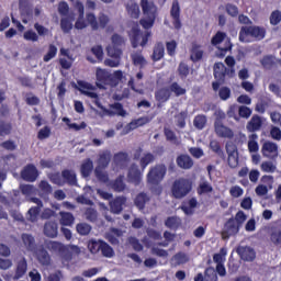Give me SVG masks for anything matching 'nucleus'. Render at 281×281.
Instances as JSON below:
<instances>
[{
    "label": "nucleus",
    "mask_w": 281,
    "mask_h": 281,
    "mask_svg": "<svg viewBox=\"0 0 281 281\" xmlns=\"http://www.w3.org/2000/svg\"><path fill=\"white\" fill-rule=\"evenodd\" d=\"M126 45L123 36H112V43L106 46V54L110 58L104 60L105 67H117L122 60V48Z\"/></svg>",
    "instance_id": "nucleus-1"
},
{
    "label": "nucleus",
    "mask_w": 281,
    "mask_h": 281,
    "mask_svg": "<svg viewBox=\"0 0 281 281\" xmlns=\"http://www.w3.org/2000/svg\"><path fill=\"white\" fill-rule=\"evenodd\" d=\"M97 87L104 89V87H117L124 79V72L122 70H115L113 74L104 69H97Z\"/></svg>",
    "instance_id": "nucleus-2"
},
{
    "label": "nucleus",
    "mask_w": 281,
    "mask_h": 281,
    "mask_svg": "<svg viewBox=\"0 0 281 281\" xmlns=\"http://www.w3.org/2000/svg\"><path fill=\"white\" fill-rule=\"evenodd\" d=\"M194 182L189 178H178L171 186V194L173 199H186L192 192Z\"/></svg>",
    "instance_id": "nucleus-3"
},
{
    "label": "nucleus",
    "mask_w": 281,
    "mask_h": 281,
    "mask_svg": "<svg viewBox=\"0 0 281 281\" xmlns=\"http://www.w3.org/2000/svg\"><path fill=\"white\" fill-rule=\"evenodd\" d=\"M168 172V168L164 164L151 167L147 173V181L150 186H159Z\"/></svg>",
    "instance_id": "nucleus-4"
},
{
    "label": "nucleus",
    "mask_w": 281,
    "mask_h": 281,
    "mask_svg": "<svg viewBox=\"0 0 281 281\" xmlns=\"http://www.w3.org/2000/svg\"><path fill=\"white\" fill-rule=\"evenodd\" d=\"M211 43L217 47V58H225L233 47L232 40L227 36H213Z\"/></svg>",
    "instance_id": "nucleus-5"
},
{
    "label": "nucleus",
    "mask_w": 281,
    "mask_h": 281,
    "mask_svg": "<svg viewBox=\"0 0 281 281\" xmlns=\"http://www.w3.org/2000/svg\"><path fill=\"white\" fill-rule=\"evenodd\" d=\"M86 20L88 25H90L91 30L93 31L104 30L109 25V22L111 21L109 19V15L104 13H100L99 18H95V14L93 13H87Z\"/></svg>",
    "instance_id": "nucleus-6"
},
{
    "label": "nucleus",
    "mask_w": 281,
    "mask_h": 281,
    "mask_svg": "<svg viewBox=\"0 0 281 281\" xmlns=\"http://www.w3.org/2000/svg\"><path fill=\"white\" fill-rule=\"evenodd\" d=\"M226 153L228 155V166L236 168L238 166V147L233 142L226 143Z\"/></svg>",
    "instance_id": "nucleus-7"
},
{
    "label": "nucleus",
    "mask_w": 281,
    "mask_h": 281,
    "mask_svg": "<svg viewBox=\"0 0 281 281\" xmlns=\"http://www.w3.org/2000/svg\"><path fill=\"white\" fill-rule=\"evenodd\" d=\"M140 8L145 18L157 19L158 9L155 2L148 0H140Z\"/></svg>",
    "instance_id": "nucleus-8"
},
{
    "label": "nucleus",
    "mask_w": 281,
    "mask_h": 281,
    "mask_svg": "<svg viewBox=\"0 0 281 281\" xmlns=\"http://www.w3.org/2000/svg\"><path fill=\"white\" fill-rule=\"evenodd\" d=\"M170 16L173 20L172 24L175 30H180L182 27L181 24V7L179 5V1L175 0L171 5Z\"/></svg>",
    "instance_id": "nucleus-9"
},
{
    "label": "nucleus",
    "mask_w": 281,
    "mask_h": 281,
    "mask_svg": "<svg viewBox=\"0 0 281 281\" xmlns=\"http://www.w3.org/2000/svg\"><path fill=\"white\" fill-rule=\"evenodd\" d=\"M21 177L24 181H30L31 183H34V181L38 179V169H36V166L29 164L22 170Z\"/></svg>",
    "instance_id": "nucleus-10"
},
{
    "label": "nucleus",
    "mask_w": 281,
    "mask_h": 281,
    "mask_svg": "<svg viewBox=\"0 0 281 281\" xmlns=\"http://www.w3.org/2000/svg\"><path fill=\"white\" fill-rule=\"evenodd\" d=\"M74 254H80V247L76 245H64L63 249L59 251V256L65 262H71Z\"/></svg>",
    "instance_id": "nucleus-11"
},
{
    "label": "nucleus",
    "mask_w": 281,
    "mask_h": 281,
    "mask_svg": "<svg viewBox=\"0 0 281 281\" xmlns=\"http://www.w3.org/2000/svg\"><path fill=\"white\" fill-rule=\"evenodd\" d=\"M237 254L245 262H254L256 260V250L249 246H239Z\"/></svg>",
    "instance_id": "nucleus-12"
},
{
    "label": "nucleus",
    "mask_w": 281,
    "mask_h": 281,
    "mask_svg": "<svg viewBox=\"0 0 281 281\" xmlns=\"http://www.w3.org/2000/svg\"><path fill=\"white\" fill-rule=\"evenodd\" d=\"M267 30L261 26H241L239 36H265Z\"/></svg>",
    "instance_id": "nucleus-13"
},
{
    "label": "nucleus",
    "mask_w": 281,
    "mask_h": 281,
    "mask_svg": "<svg viewBox=\"0 0 281 281\" xmlns=\"http://www.w3.org/2000/svg\"><path fill=\"white\" fill-rule=\"evenodd\" d=\"M214 128L217 137H224L225 139H232L234 137L232 128L223 125L221 121L214 123Z\"/></svg>",
    "instance_id": "nucleus-14"
},
{
    "label": "nucleus",
    "mask_w": 281,
    "mask_h": 281,
    "mask_svg": "<svg viewBox=\"0 0 281 281\" xmlns=\"http://www.w3.org/2000/svg\"><path fill=\"white\" fill-rule=\"evenodd\" d=\"M124 205H126V196H116L110 201V210L112 214H122Z\"/></svg>",
    "instance_id": "nucleus-15"
},
{
    "label": "nucleus",
    "mask_w": 281,
    "mask_h": 281,
    "mask_svg": "<svg viewBox=\"0 0 281 281\" xmlns=\"http://www.w3.org/2000/svg\"><path fill=\"white\" fill-rule=\"evenodd\" d=\"M240 232V226L236 223L234 217H231L224 224V234L227 236H236Z\"/></svg>",
    "instance_id": "nucleus-16"
},
{
    "label": "nucleus",
    "mask_w": 281,
    "mask_h": 281,
    "mask_svg": "<svg viewBox=\"0 0 281 281\" xmlns=\"http://www.w3.org/2000/svg\"><path fill=\"white\" fill-rule=\"evenodd\" d=\"M127 177L131 183H135V186H139V183H142V171L135 164L130 167Z\"/></svg>",
    "instance_id": "nucleus-17"
},
{
    "label": "nucleus",
    "mask_w": 281,
    "mask_h": 281,
    "mask_svg": "<svg viewBox=\"0 0 281 281\" xmlns=\"http://www.w3.org/2000/svg\"><path fill=\"white\" fill-rule=\"evenodd\" d=\"M166 56V46L164 43L158 42L155 44L153 54H151V60L153 63H159Z\"/></svg>",
    "instance_id": "nucleus-18"
},
{
    "label": "nucleus",
    "mask_w": 281,
    "mask_h": 281,
    "mask_svg": "<svg viewBox=\"0 0 281 281\" xmlns=\"http://www.w3.org/2000/svg\"><path fill=\"white\" fill-rule=\"evenodd\" d=\"M246 128L248 133H256L262 128V117L258 114L252 115L250 121L247 123Z\"/></svg>",
    "instance_id": "nucleus-19"
},
{
    "label": "nucleus",
    "mask_w": 281,
    "mask_h": 281,
    "mask_svg": "<svg viewBox=\"0 0 281 281\" xmlns=\"http://www.w3.org/2000/svg\"><path fill=\"white\" fill-rule=\"evenodd\" d=\"M36 258L42 267H49L52 265V256H49V252L45 248L36 250Z\"/></svg>",
    "instance_id": "nucleus-20"
},
{
    "label": "nucleus",
    "mask_w": 281,
    "mask_h": 281,
    "mask_svg": "<svg viewBox=\"0 0 281 281\" xmlns=\"http://www.w3.org/2000/svg\"><path fill=\"white\" fill-rule=\"evenodd\" d=\"M25 273H27V260L25 257H22L21 260H19L16 263L13 280H21Z\"/></svg>",
    "instance_id": "nucleus-21"
},
{
    "label": "nucleus",
    "mask_w": 281,
    "mask_h": 281,
    "mask_svg": "<svg viewBox=\"0 0 281 281\" xmlns=\"http://www.w3.org/2000/svg\"><path fill=\"white\" fill-rule=\"evenodd\" d=\"M177 166L182 168V170H190L194 166V160L189 155L182 154L177 157Z\"/></svg>",
    "instance_id": "nucleus-22"
},
{
    "label": "nucleus",
    "mask_w": 281,
    "mask_h": 281,
    "mask_svg": "<svg viewBox=\"0 0 281 281\" xmlns=\"http://www.w3.org/2000/svg\"><path fill=\"white\" fill-rule=\"evenodd\" d=\"M110 109H113L115 112L104 109L103 111L106 115H119L120 117H126V110H124V105L122 103L115 102L110 105Z\"/></svg>",
    "instance_id": "nucleus-23"
},
{
    "label": "nucleus",
    "mask_w": 281,
    "mask_h": 281,
    "mask_svg": "<svg viewBox=\"0 0 281 281\" xmlns=\"http://www.w3.org/2000/svg\"><path fill=\"white\" fill-rule=\"evenodd\" d=\"M128 160V153L125 151H119L113 156V164L116 166V168H126Z\"/></svg>",
    "instance_id": "nucleus-24"
},
{
    "label": "nucleus",
    "mask_w": 281,
    "mask_h": 281,
    "mask_svg": "<svg viewBox=\"0 0 281 281\" xmlns=\"http://www.w3.org/2000/svg\"><path fill=\"white\" fill-rule=\"evenodd\" d=\"M44 234L47 238H56L58 236V223L48 221L44 225Z\"/></svg>",
    "instance_id": "nucleus-25"
},
{
    "label": "nucleus",
    "mask_w": 281,
    "mask_h": 281,
    "mask_svg": "<svg viewBox=\"0 0 281 281\" xmlns=\"http://www.w3.org/2000/svg\"><path fill=\"white\" fill-rule=\"evenodd\" d=\"M61 179H64L65 183L68 186H78V178L76 176V171L70 169H64L61 171Z\"/></svg>",
    "instance_id": "nucleus-26"
},
{
    "label": "nucleus",
    "mask_w": 281,
    "mask_h": 281,
    "mask_svg": "<svg viewBox=\"0 0 281 281\" xmlns=\"http://www.w3.org/2000/svg\"><path fill=\"white\" fill-rule=\"evenodd\" d=\"M146 203H150V196L145 192L138 193L134 199V205L137 207V210H145Z\"/></svg>",
    "instance_id": "nucleus-27"
},
{
    "label": "nucleus",
    "mask_w": 281,
    "mask_h": 281,
    "mask_svg": "<svg viewBox=\"0 0 281 281\" xmlns=\"http://www.w3.org/2000/svg\"><path fill=\"white\" fill-rule=\"evenodd\" d=\"M262 155L265 157H276L278 155V145L276 143L267 142L262 145Z\"/></svg>",
    "instance_id": "nucleus-28"
},
{
    "label": "nucleus",
    "mask_w": 281,
    "mask_h": 281,
    "mask_svg": "<svg viewBox=\"0 0 281 281\" xmlns=\"http://www.w3.org/2000/svg\"><path fill=\"white\" fill-rule=\"evenodd\" d=\"M111 150H104L101 154H99L97 168H109V164H111Z\"/></svg>",
    "instance_id": "nucleus-29"
},
{
    "label": "nucleus",
    "mask_w": 281,
    "mask_h": 281,
    "mask_svg": "<svg viewBox=\"0 0 281 281\" xmlns=\"http://www.w3.org/2000/svg\"><path fill=\"white\" fill-rule=\"evenodd\" d=\"M170 88H160L155 92V99L157 102H160V104H164V102H168L170 100Z\"/></svg>",
    "instance_id": "nucleus-30"
},
{
    "label": "nucleus",
    "mask_w": 281,
    "mask_h": 281,
    "mask_svg": "<svg viewBox=\"0 0 281 281\" xmlns=\"http://www.w3.org/2000/svg\"><path fill=\"white\" fill-rule=\"evenodd\" d=\"M209 148H210V150H212V153H214L216 156H218L220 159H225V151L223 150V147L221 146V142H218L217 139L210 140Z\"/></svg>",
    "instance_id": "nucleus-31"
},
{
    "label": "nucleus",
    "mask_w": 281,
    "mask_h": 281,
    "mask_svg": "<svg viewBox=\"0 0 281 281\" xmlns=\"http://www.w3.org/2000/svg\"><path fill=\"white\" fill-rule=\"evenodd\" d=\"M189 205V206H188ZM188 205L182 204L180 206V210L183 211V213L186 214V216H192V214H194V209L199 205V201H196V198H191L188 201Z\"/></svg>",
    "instance_id": "nucleus-32"
},
{
    "label": "nucleus",
    "mask_w": 281,
    "mask_h": 281,
    "mask_svg": "<svg viewBox=\"0 0 281 281\" xmlns=\"http://www.w3.org/2000/svg\"><path fill=\"white\" fill-rule=\"evenodd\" d=\"M226 71H227V68H225V64L216 63L214 65V71H213V76L215 80H220V81L225 80Z\"/></svg>",
    "instance_id": "nucleus-33"
},
{
    "label": "nucleus",
    "mask_w": 281,
    "mask_h": 281,
    "mask_svg": "<svg viewBox=\"0 0 281 281\" xmlns=\"http://www.w3.org/2000/svg\"><path fill=\"white\" fill-rule=\"evenodd\" d=\"M202 58L203 50L201 49V45L192 43L190 59L192 60V63H199V60H201Z\"/></svg>",
    "instance_id": "nucleus-34"
},
{
    "label": "nucleus",
    "mask_w": 281,
    "mask_h": 281,
    "mask_svg": "<svg viewBox=\"0 0 281 281\" xmlns=\"http://www.w3.org/2000/svg\"><path fill=\"white\" fill-rule=\"evenodd\" d=\"M150 122V119L148 116H142L136 120H133L127 125V131H135V128H139V126H146Z\"/></svg>",
    "instance_id": "nucleus-35"
},
{
    "label": "nucleus",
    "mask_w": 281,
    "mask_h": 281,
    "mask_svg": "<svg viewBox=\"0 0 281 281\" xmlns=\"http://www.w3.org/2000/svg\"><path fill=\"white\" fill-rule=\"evenodd\" d=\"M165 226L168 227V229H173L177 232L181 227V217L179 216H169L165 221Z\"/></svg>",
    "instance_id": "nucleus-36"
},
{
    "label": "nucleus",
    "mask_w": 281,
    "mask_h": 281,
    "mask_svg": "<svg viewBox=\"0 0 281 281\" xmlns=\"http://www.w3.org/2000/svg\"><path fill=\"white\" fill-rule=\"evenodd\" d=\"M91 172H93V160L91 158H87L81 165V177H91Z\"/></svg>",
    "instance_id": "nucleus-37"
},
{
    "label": "nucleus",
    "mask_w": 281,
    "mask_h": 281,
    "mask_svg": "<svg viewBox=\"0 0 281 281\" xmlns=\"http://www.w3.org/2000/svg\"><path fill=\"white\" fill-rule=\"evenodd\" d=\"M59 223L60 225H64L65 227H70V225H74V221H76V217H74V214L69 212H59Z\"/></svg>",
    "instance_id": "nucleus-38"
},
{
    "label": "nucleus",
    "mask_w": 281,
    "mask_h": 281,
    "mask_svg": "<svg viewBox=\"0 0 281 281\" xmlns=\"http://www.w3.org/2000/svg\"><path fill=\"white\" fill-rule=\"evenodd\" d=\"M248 150L249 153H258L260 146L258 145V134L252 133L248 136Z\"/></svg>",
    "instance_id": "nucleus-39"
},
{
    "label": "nucleus",
    "mask_w": 281,
    "mask_h": 281,
    "mask_svg": "<svg viewBox=\"0 0 281 281\" xmlns=\"http://www.w3.org/2000/svg\"><path fill=\"white\" fill-rule=\"evenodd\" d=\"M131 44L134 49L146 47L148 45V36H132Z\"/></svg>",
    "instance_id": "nucleus-40"
},
{
    "label": "nucleus",
    "mask_w": 281,
    "mask_h": 281,
    "mask_svg": "<svg viewBox=\"0 0 281 281\" xmlns=\"http://www.w3.org/2000/svg\"><path fill=\"white\" fill-rule=\"evenodd\" d=\"M64 245L65 244L60 241H54V240H49L45 243L46 249H48V251H52V254H60Z\"/></svg>",
    "instance_id": "nucleus-41"
},
{
    "label": "nucleus",
    "mask_w": 281,
    "mask_h": 281,
    "mask_svg": "<svg viewBox=\"0 0 281 281\" xmlns=\"http://www.w3.org/2000/svg\"><path fill=\"white\" fill-rule=\"evenodd\" d=\"M131 59L133 65H135L136 67H140V69H144V67H146V65L148 64V61H146V58L142 54H132Z\"/></svg>",
    "instance_id": "nucleus-42"
},
{
    "label": "nucleus",
    "mask_w": 281,
    "mask_h": 281,
    "mask_svg": "<svg viewBox=\"0 0 281 281\" xmlns=\"http://www.w3.org/2000/svg\"><path fill=\"white\" fill-rule=\"evenodd\" d=\"M100 251L104 258H113V256H115V250H113V247H111V245L104 240L101 241Z\"/></svg>",
    "instance_id": "nucleus-43"
},
{
    "label": "nucleus",
    "mask_w": 281,
    "mask_h": 281,
    "mask_svg": "<svg viewBox=\"0 0 281 281\" xmlns=\"http://www.w3.org/2000/svg\"><path fill=\"white\" fill-rule=\"evenodd\" d=\"M21 238H22L23 245L26 247L29 251H32L34 247H36L34 236L24 233L22 234Z\"/></svg>",
    "instance_id": "nucleus-44"
},
{
    "label": "nucleus",
    "mask_w": 281,
    "mask_h": 281,
    "mask_svg": "<svg viewBox=\"0 0 281 281\" xmlns=\"http://www.w3.org/2000/svg\"><path fill=\"white\" fill-rule=\"evenodd\" d=\"M170 93H173L176 98H180V95H186L188 93V90L186 88L180 87V85L175 81L169 86Z\"/></svg>",
    "instance_id": "nucleus-45"
},
{
    "label": "nucleus",
    "mask_w": 281,
    "mask_h": 281,
    "mask_svg": "<svg viewBox=\"0 0 281 281\" xmlns=\"http://www.w3.org/2000/svg\"><path fill=\"white\" fill-rule=\"evenodd\" d=\"M153 161H155V155L151 153L144 154V156L139 159L142 170H146V168H148L149 164H153Z\"/></svg>",
    "instance_id": "nucleus-46"
},
{
    "label": "nucleus",
    "mask_w": 281,
    "mask_h": 281,
    "mask_svg": "<svg viewBox=\"0 0 281 281\" xmlns=\"http://www.w3.org/2000/svg\"><path fill=\"white\" fill-rule=\"evenodd\" d=\"M114 192H124L126 184L124 183V176H119L112 183Z\"/></svg>",
    "instance_id": "nucleus-47"
},
{
    "label": "nucleus",
    "mask_w": 281,
    "mask_h": 281,
    "mask_svg": "<svg viewBox=\"0 0 281 281\" xmlns=\"http://www.w3.org/2000/svg\"><path fill=\"white\" fill-rule=\"evenodd\" d=\"M206 124L207 117L203 114H198L193 120V125L198 128V131H203Z\"/></svg>",
    "instance_id": "nucleus-48"
},
{
    "label": "nucleus",
    "mask_w": 281,
    "mask_h": 281,
    "mask_svg": "<svg viewBox=\"0 0 281 281\" xmlns=\"http://www.w3.org/2000/svg\"><path fill=\"white\" fill-rule=\"evenodd\" d=\"M94 175L101 183H109V173L104 171V168L95 167Z\"/></svg>",
    "instance_id": "nucleus-49"
},
{
    "label": "nucleus",
    "mask_w": 281,
    "mask_h": 281,
    "mask_svg": "<svg viewBox=\"0 0 281 281\" xmlns=\"http://www.w3.org/2000/svg\"><path fill=\"white\" fill-rule=\"evenodd\" d=\"M102 239L95 240V239H91L88 243V249L90 251V254H99L101 247H102Z\"/></svg>",
    "instance_id": "nucleus-50"
},
{
    "label": "nucleus",
    "mask_w": 281,
    "mask_h": 281,
    "mask_svg": "<svg viewBox=\"0 0 281 281\" xmlns=\"http://www.w3.org/2000/svg\"><path fill=\"white\" fill-rule=\"evenodd\" d=\"M126 11L131 16V19H139V4L137 3L127 4Z\"/></svg>",
    "instance_id": "nucleus-51"
},
{
    "label": "nucleus",
    "mask_w": 281,
    "mask_h": 281,
    "mask_svg": "<svg viewBox=\"0 0 281 281\" xmlns=\"http://www.w3.org/2000/svg\"><path fill=\"white\" fill-rule=\"evenodd\" d=\"M173 260L176 265H186V262L190 261V257H188V254L183 251H179L173 256Z\"/></svg>",
    "instance_id": "nucleus-52"
},
{
    "label": "nucleus",
    "mask_w": 281,
    "mask_h": 281,
    "mask_svg": "<svg viewBox=\"0 0 281 281\" xmlns=\"http://www.w3.org/2000/svg\"><path fill=\"white\" fill-rule=\"evenodd\" d=\"M214 188H212V184L210 182L204 181L201 182L198 187V194H210V192H213Z\"/></svg>",
    "instance_id": "nucleus-53"
},
{
    "label": "nucleus",
    "mask_w": 281,
    "mask_h": 281,
    "mask_svg": "<svg viewBox=\"0 0 281 281\" xmlns=\"http://www.w3.org/2000/svg\"><path fill=\"white\" fill-rule=\"evenodd\" d=\"M261 65L265 69H273V67H276V57L265 56L261 59Z\"/></svg>",
    "instance_id": "nucleus-54"
},
{
    "label": "nucleus",
    "mask_w": 281,
    "mask_h": 281,
    "mask_svg": "<svg viewBox=\"0 0 281 281\" xmlns=\"http://www.w3.org/2000/svg\"><path fill=\"white\" fill-rule=\"evenodd\" d=\"M93 56H95L98 63H102L104 60V49L102 45H97L91 48Z\"/></svg>",
    "instance_id": "nucleus-55"
},
{
    "label": "nucleus",
    "mask_w": 281,
    "mask_h": 281,
    "mask_svg": "<svg viewBox=\"0 0 281 281\" xmlns=\"http://www.w3.org/2000/svg\"><path fill=\"white\" fill-rule=\"evenodd\" d=\"M56 54H58V48L54 44H50L47 54L43 58L44 63H49L52 58H56Z\"/></svg>",
    "instance_id": "nucleus-56"
},
{
    "label": "nucleus",
    "mask_w": 281,
    "mask_h": 281,
    "mask_svg": "<svg viewBox=\"0 0 281 281\" xmlns=\"http://www.w3.org/2000/svg\"><path fill=\"white\" fill-rule=\"evenodd\" d=\"M77 232L80 236H89L91 234V225L87 223L77 224Z\"/></svg>",
    "instance_id": "nucleus-57"
},
{
    "label": "nucleus",
    "mask_w": 281,
    "mask_h": 281,
    "mask_svg": "<svg viewBox=\"0 0 281 281\" xmlns=\"http://www.w3.org/2000/svg\"><path fill=\"white\" fill-rule=\"evenodd\" d=\"M155 21H157V18H146L140 19L139 23L144 30H150L155 25Z\"/></svg>",
    "instance_id": "nucleus-58"
},
{
    "label": "nucleus",
    "mask_w": 281,
    "mask_h": 281,
    "mask_svg": "<svg viewBox=\"0 0 281 281\" xmlns=\"http://www.w3.org/2000/svg\"><path fill=\"white\" fill-rule=\"evenodd\" d=\"M267 109H269V100L260 99L256 104L255 111L262 114L265 111H267Z\"/></svg>",
    "instance_id": "nucleus-59"
},
{
    "label": "nucleus",
    "mask_w": 281,
    "mask_h": 281,
    "mask_svg": "<svg viewBox=\"0 0 281 281\" xmlns=\"http://www.w3.org/2000/svg\"><path fill=\"white\" fill-rule=\"evenodd\" d=\"M225 11L228 16H233V19H236L238 16V7L236 4L226 3Z\"/></svg>",
    "instance_id": "nucleus-60"
},
{
    "label": "nucleus",
    "mask_w": 281,
    "mask_h": 281,
    "mask_svg": "<svg viewBox=\"0 0 281 281\" xmlns=\"http://www.w3.org/2000/svg\"><path fill=\"white\" fill-rule=\"evenodd\" d=\"M38 189L41 190V192H43V194H52V192L54 191L52 184H49L47 180H42L38 184Z\"/></svg>",
    "instance_id": "nucleus-61"
},
{
    "label": "nucleus",
    "mask_w": 281,
    "mask_h": 281,
    "mask_svg": "<svg viewBox=\"0 0 281 281\" xmlns=\"http://www.w3.org/2000/svg\"><path fill=\"white\" fill-rule=\"evenodd\" d=\"M86 218L90 221V223H95V221H98V211L93 207H88L86 210Z\"/></svg>",
    "instance_id": "nucleus-62"
},
{
    "label": "nucleus",
    "mask_w": 281,
    "mask_h": 281,
    "mask_svg": "<svg viewBox=\"0 0 281 281\" xmlns=\"http://www.w3.org/2000/svg\"><path fill=\"white\" fill-rule=\"evenodd\" d=\"M281 23V11L280 10H274L270 14V24L271 25H279Z\"/></svg>",
    "instance_id": "nucleus-63"
},
{
    "label": "nucleus",
    "mask_w": 281,
    "mask_h": 281,
    "mask_svg": "<svg viewBox=\"0 0 281 281\" xmlns=\"http://www.w3.org/2000/svg\"><path fill=\"white\" fill-rule=\"evenodd\" d=\"M58 13L60 14V16L69 15V4L66 1H60L58 3Z\"/></svg>",
    "instance_id": "nucleus-64"
}]
</instances>
